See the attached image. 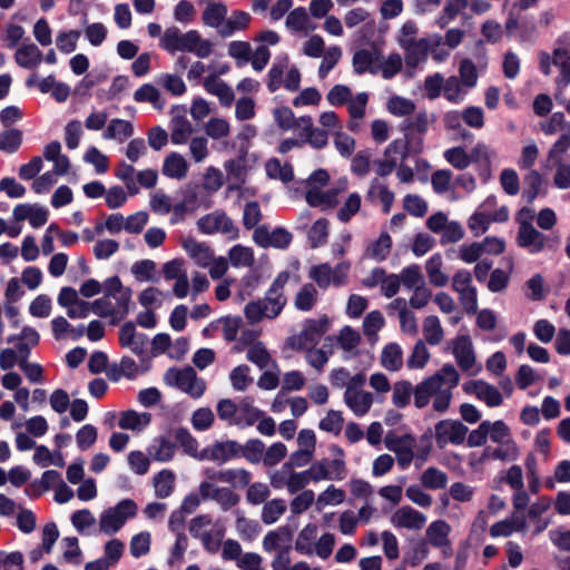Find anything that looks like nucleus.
<instances>
[{"label": "nucleus", "mask_w": 570, "mask_h": 570, "mask_svg": "<svg viewBox=\"0 0 570 570\" xmlns=\"http://www.w3.org/2000/svg\"><path fill=\"white\" fill-rule=\"evenodd\" d=\"M317 534V527L315 524L308 523L299 532L296 542L295 549L303 554H312L314 552L313 541Z\"/></svg>", "instance_id": "a18cd8bd"}, {"label": "nucleus", "mask_w": 570, "mask_h": 570, "mask_svg": "<svg viewBox=\"0 0 570 570\" xmlns=\"http://www.w3.org/2000/svg\"><path fill=\"white\" fill-rule=\"evenodd\" d=\"M547 242V236L537 230L532 224H523L519 226L517 235V244L522 248H527L531 254L541 252Z\"/></svg>", "instance_id": "ddd939ff"}, {"label": "nucleus", "mask_w": 570, "mask_h": 570, "mask_svg": "<svg viewBox=\"0 0 570 570\" xmlns=\"http://www.w3.org/2000/svg\"><path fill=\"white\" fill-rule=\"evenodd\" d=\"M385 446L395 453L397 464L402 470L410 466L414 459L415 438L410 434L397 435L389 432L384 439Z\"/></svg>", "instance_id": "423d86ee"}, {"label": "nucleus", "mask_w": 570, "mask_h": 570, "mask_svg": "<svg viewBox=\"0 0 570 570\" xmlns=\"http://www.w3.org/2000/svg\"><path fill=\"white\" fill-rule=\"evenodd\" d=\"M403 207L415 217H423L428 213V203L419 195L407 194L404 197Z\"/></svg>", "instance_id": "774afa93"}, {"label": "nucleus", "mask_w": 570, "mask_h": 570, "mask_svg": "<svg viewBox=\"0 0 570 570\" xmlns=\"http://www.w3.org/2000/svg\"><path fill=\"white\" fill-rule=\"evenodd\" d=\"M288 279L289 273L287 271L281 272L273 281L263 299L252 301L246 304L244 314L248 323H258L264 317L275 318L282 313L287 303L284 288Z\"/></svg>", "instance_id": "f03ea898"}, {"label": "nucleus", "mask_w": 570, "mask_h": 570, "mask_svg": "<svg viewBox=\"0 0 570 570\" xmlns=\"http://www.w3.org/2000/svg\"><path fill=\"white\" fill-rule=\"evenodd\" d=\"M161 171L169 178L183 179L187 176L188 165L181 155L171 153L165 158Z\"/></svg>", "instance_id": "c85d7f7f"}, {"label": "nucleus", "mask_w": 570, "mask_h": 570, "mask_svg": "<svg viewBox=\"0 0 570 570\" xmlns=\"http://www.w3.org/2000/svg\"><path fill=\"white\" fill-rule=\"evenodd\" d=\"M229 380L234 390L244 392L253 383L249 376V366L242 364L232 370Z\"/></svg>", "instance_id": "6e6d98bb"}, {"label": "nucleus", "mask_w": 570, "mask_h": 570, "mask_svg": "<svg viewBox=\"0 0 570 570\" xmlns=\"http://www.w3.org/2000/svg\"><path fill=\"white\" fill-rule=\"evenodd\" d=\"M421 482L426 489H443L446 485L448 475L445 472L439 470L438 468L430 466L422 473Z\"/></svg>", "instance_id": "de8ad7c7"}, {"label": "nucleus", "mask_w": 570, "mask_h": 570, "mask_svg": "<svg viewBox=\"0 0 570 570\" xmlns=\"http://www.w3.org/2000/svg\"><path fill=\"white\" fill-rule=\"evenodd\" d=\"M443 259L440 254H434L425 263L429 281L436 287H443L449 283V276L442 272Z\"/></svg>", "instance_id": "c756f323"}, {"label": "nucleus", "mask_w": 570, "mask_h": 570, "mask_svg": "<svg viewBox=\"0 0 570 570\" xmlns=\"http://www.w3.org/2000/svg\"><path fill=\"white\" fill-rule=\"evenodd\" d=\"M160 47L174 53L191 52L198 58H207L213 52V43L203 39L197 30L183 33L177 27L167 28L160 39Z\"/></svg>", "instance_id": "7ed1b4c3"}, {"label": "nucleus", "mask_w": 570, "mask_h": 570, "mask_svg": "<svg viewBox=\"0 0 570 570\" xmlns=\"http://www.w3.org/2000/svg\"><path fill=\"white\" fill-rule=\"evenodd\" d=\"M155 494L159 499L168 498L174 491L175 474L170 470H161L153 480Z\"/></svg>", "instance_id": "e433bc0d"}, {"label": "nucleus", "mask_w": 570, "mask_h": 570, "mask_svg": "<svg viewBox=\"0 0 570 570\" xmlns=\"http://www.w3.org/2000/svg\"><path fill=\"white\" fill-rule=\"evenodd\" d=\"M342 50L338 46L330 47L323 53V60L318 68V76L321 79H324L327 73L336 66L338 60L341 59Z\"/></svg>", "instance_id": "338daca9"}, {"label": "nucleus", "mask_w": 570, "mask_h": 570, "mask_svg": "<svg viewBox=\"0 0 570 570\" xmlns=\"http://www.w3.org/2000/svg\"><path fill=\"white\" fill-rule=\"evenodd\" d=\"M381 363L389 371H399L403 365L401 346L396 343L387 344L382 351Z\"/></svg>", "instance_id": "f704fd0d"}, {"label": "nucleus", "mask_w": 570, "mask_h": 570, "mask_svg": "<svg viewBox=\"0 0 570 570\" xmlns=\"http://www.w3.org/2000/svg\"><path fill=\"white\" fill-rule=\"evenodd\" d=\"M468 432V426L459 420L445 419L434 425V439L440 450H443L448 444H463Z\"/></svg>", "instance_id": "39448f33"}, {"label": "nucleus", "mask_w": 570, "mask_h": 570, "mask_svg": "<svg viewBox=\"0 0 570 570\" xmlns=\"http://www.w3.org/2000/svg\"><path fill=\"white\" fill-rule=\"evenodd\" d=\"M253 239L262 248L286 249L292 243L293 235L284 227H276L269 232L266 225H261L255 228Z\"/></svg>", "instance_id": "6e6552de"}, {"label": "nucleus", "mask_w": 570, "mask_h": 570, "mask_svg": "<svg viewBox=\"0 0 570 570\" xmlns=\"http://www.w3.org/2000/svg\"><path fill=\"white\" fill-rule=\"evenodd\" d=\"M134 98L137 102H150L159 110L165 106V101L161 99L159 90L150 83H145L138 88L134 94Z\"/></svg>", "instance_id": "a19ab883"}, {"label": "nucleus", "mask_w": 570, "mask_h": 570, "mask_svg": "<svg viewBox=\"0 0 570 570\" xmlns=\"http://www.w3.org/2000/svg\"><path fill=\"white\" fill-rule=\"evenodd\" d=\"M380 199L383 205V212L387 214L391 210V207L394 202V193L391 191L386 185L380 181L379 178H374L371 180L366 193V199L370 202H375Z\"/></svg>", "instance_id": "5701e85b"}, {"label": "nucleus", "mask_w": 570, "mask_h": 570, "mask_svg": "<svg viewBox=\"0 0 570 570\" xmlns=\"http://www.w3.org/2000/svg\"><path fill=\"white\" fill-rule=\"evenodd\" d=\"M308 22L309 18L306 9L304 7H298L288 13L285 24L288 29L301 32L307 29Z\"/></svg>", "instance_id": "052dcab7"}, {"label": "nucleus", "mask_w": 570, "mask_h": 570, "mask_svg": "<svg viewBox=\"0 0 570 570\" xmlns=\"http://www.w3.org/2000/svg\"><path fill=\"white\" fill-rule=\"evenodd\" d=\"M344 401L355 415L362 416L368 412L373 403V396L370 392H357L351 387L346 389Z\"/></svg>", "instance_id": "aec40b11"}, {"label": "nucleus", "mask_w": 570, "mask_h": 570, "mask_svg": "<svg viewBox=\"0 0 570 570\" xmlns=\"http://www.w3.org/2000/svg\"><path fill=\"white\" fill-rule=\"evenodd\" d=\"M439 375H431L413 387L414 405L417 409L425 407L431 396L440 391Z\"/></svg>", "instance_id": "6ab92c4d"}, {"label": "nucleus", "mask_w": 570, "mask_h": 570, "mask_svg": "<svg viewBox=\"0 0 570 570\" xmlns=\"http://www.w3.org/2000/svg\"><path fill=\"white\" fill-rule=\"evenodd\" d=\"M42 52L35 43L21 46L14 53L16 62L26 69H35L42 61Z\"/></svg>", "instance_id": "a878e982"}, {"label": "nucleus", "mask_w": 570, "mask_h": 570, "mask_svg": "<svg viewBox=\"0 0 570 570\" xmlns=\"http://www.w3.org/2000/svg\"><path fill=\"white\" fill-rule=\"evenodd\" d=\"M197 226L204 234L222 233L232 239L237 238L239 233L233 220L224 212L218 210L200 217Z\"/></svg>", "instance_id": "0eeeda50"}, {"label": "nucleus", "mask_w": 570, "mask_h": 570, "mask_svg": "<svg viewBox=\"0 0 570 570\" xmlns=\"http://www.w3.org/2000/svg\"><path fill=\"white\" fill-rule=\"evenodd\" d=\"M286 511V502L283 499L266 501L262 509V521L265 524L275 523Z\"/></svg>", "instance_id": "c03bdc74"}, {"label": "nucleus", "mask_w": 570, "mask_h": 570, "mask_svg": "<svg viewBox=\"0 0 570 570\" xmlns=\"http://www.w3.org/2000/svg\"><path fill=\"white\" fill-rule=\"evenodd\" d=\"M243 446L240 455L252 463H258L264 459L265 444L259 439H250Z\"/></svg>", "instance_id": "69168bd1"}, {"label": "nucleus", "mask_w": 570, "mask_h": 570, "mask_svg": "<svg viewBox=\"0 0 570 570\" xmlns=\"http://www.w3.org/2000/svg\"><path fill=\"white\" fill-rule=\"evenodd\" d=\"M132 291L121 284L118 276L108 277L104 282V295L94 301L95 314L99 317H110V324L116 325L129 314Z\"/></svg>", "instance_id": "f257e3e1"}, {"label": "nucleus", "mask_w": 570, "mask_h": 570, "mask_svg": "<svg viewBox=\"0 0 570 570\" xmlns=\"http://www.w3.org/2000/svg\"><path fill=\"white\" fill-rule=\"evenodd\" d=\"M228 55L236 60L238 67H242L250 60V43L247 41H232L228 45Z\"/></svg>", "instance_id": "bf43d9fd"}, {"label": "nucleus", "mask_w": 570, "mask_h": 570, "mask_svg": "<svg viewBox=\"0 0 570 570\" xmlns=\"http://www.w3.org/2000/svg\"><path fill=\"white\" fill-rule=\"evenodd\" d=\"M413 386L409 381H399L393 385L392 402L396 407L403 409L410 404Z\"/></svg>", "instance_id": "3c124183"}, {"label": "nucleus", "mask_w": 570, "mask_h": 570, "mask_svg": "<svg viewBox=\"0 0 570 570\" xmlns=\"http://www.w3.org/2000/svg\"><path fill=\"white\" fill-rule=\"evenodd\" d=\"M266 174L272 179H279L284 184L294 179L293 166L288 163L284 165L277 158H271L265 164Z\"/></svg>", "instance_id": "2f4dec72"}, {"label": "nucleus", "mask_w": 570, "mask_h": 570, "mask_svg": "<svg viewBox=\"0 0 570 570\" xmlns=\"http://www.w3.org/2000/svg\"><path fill=\"white\" fill-rule=\"evenodd\" d=\"M330 326V320L327 316H322L318 320H307L304 323V327L298 336L299 341L304 346L316 345L321 337L327 332Z\"/></svg>", "instance_id": "4468645a"}, {"label": "nucleus", "mask_w": 570, "mask_h": 570, "mask_svg": "<svg viewBox=\"0 0 570 570\" xmlns=\"http://www.w3.org/2000/svg\"><path fill=\"white\" fill-rule=\"evenodd\" d=\"M175 439L184 449L185 453L199 460L198 442L185 428H179L175 432Z\"/></svg>", "instance_id": "5fc2aeb1"}, {"label": "nucleus", "mask_w": 570, "mask_h": 570, "mask_svg": "<svg viewBox=\"0 0 570 570\" xmlns=\"http://www.w3.org/2000/svg\"><path fill=\"white\" fill-rule=\"evenodd\" d=\"M158 443L153 444L148 449L149 455L159 462L170 461L176 451V444L166 438H160Z\"/></svg>", "instance_id": "37998d69"}, {"label": "nucleus", "mask_w": 570, "mask_h": 570, "mask_svg": "<svg viewBox=\"0 0 570 570\" xmlns=\"http://www.w3.org/2000/svg\"><path fill=\"white\" fill-rule=\"evenodd\" d=\"M151 415L149 413H137L128 410L121 413L118 425L124 430L140 431L150 423Z\"/></svg>", "instance_id": "7c9ffc66"}, {"label": "nucleus", "mask_w": 570, "mask_h": 570, "mask_svg": "<svg viewBox=\"0 0 570 570\" xmlns=\"http://www.w3.org/2000/svg\"><path fill=\"white\" fill-rule=\"evenodd\" d=\"M183 246L190 258L200 267H207L213 261V250L204 243L189 238L184 242Z\"/></svg>", "instance_id": "b1692460"}, {"label": "nucleus", "mask_w": 570, "mask_h": 570, "mask_svg": "<svg viewBox=\"0 0 570 570\" xmlns=\"http://www.w3.org/2000/svg\"><path fill=\"white\" fill-rule=\"evenodd\" d=\"M164 382L168 386L187 393L193 399H199L206 389L205 381L197 376L196 371L191 366L184 368L170 367L164 375Z\"/></svg>", "instance_id": "20e7f679"}, {"label": "nucleus", "mask_w": 570, "mask_h": 570, "mask_svg": "<svg viewBox=\"0 0 570 570\" xmlns=\"http://www.w3.org/2000/svg\"><path fill=\"white\" fill-rule=\"evenodd\" d=\"M242 450V444L234 440L215 442L200 451L199 460H209L222 465L234 458L240 456Z\"/></svg>", "instance_id": "1a4fd4ad"}, {"label": "nucleus", "mask_w": 570, "mask_h": 570, "mask_svg": "<svg viewBox=\"0 0 570 570\" xmlns=\"http://www.w3.org/2000/svg\"><path fill=\"white\" fill-rule=\"evenodd\" d=\"M399 276L401 278V283L407 289H420L421 287L426 286L421 267L417 264L404 267Z\"/></svg>", "instance_id": "4c0bfd02"}, {"label": "nucleus", "mask_w": 570, "mask_h": 570, "mask_svg": "<svg viewBox=\"0 0 570 570\" xmlns=\"http://www.w3.org/2000/svg\"><path fill=\"white\" fill-rule=\"evenodd\" d=\"M288 66L287 57L273 63L268 71L267 88L271 92L277 91L282 86V79Z\"/></svg>", "instance_id": "4d7b16f0"}, {"label": "nucleus", "mask_w": 570, "mask_h": 570, "mask_svg": "<svg viewBox=\"0 0 570 570\" xmlns=\"http://www.w3.org/2000/svg\"><path fill=\"white\" fill-rule=\"evenodd\" d=\"M22 144V131L17 128H10L1 132L0 150L7 154L16 153Z\"/></svg>", "instance_id": "8fccbe9b"}, {"label": "nucleus", "mask_w": 570, "mask_h": 570, "mask_svg": "<svg viewBox=\"0 0 570 570\" xmlns=\"http://www.w3.org/2000/svg\"><path fill=\"white\" fill-rule=\"evenodd\" d=\"M434 121V115H429L425 110L415 114L413 117L405 118L400 124V130L407 136V134L417 132L423 135L428 131L431 122Z\"/></svg>", "instance_id": "4be33fe9"}, {"label": "nucleus", "mask_w": 570, "mask_h": 570, "mask_svg": "<svg viewBox=\"0 0 570 570\" xmlns=\"http://www.w3.org/2000/svg\"><path fill=\"white\" fill-rule=\"evenodd\" d=\"M228 257L232 265L235 267H250L255 262L253 249L242 245L233 246L229 249Z\"/></svg>", "instance_id": "09e8293b"}, {"label": "nucleus", "mask_w": 570, "mask_h": 570, "mask_svg": "<svg viewBox=\"0 0 570 570\" xmlns=\"http://www.w3.org/2000/svg\"><path fill=\"white\" fill-rule=\"evenodd\" d=\"M246 358L249 362L254 363L261 370H277L276 361L272 358L269 352L267 351L263 342H256L255 344L249 346L246 352Z\"/></svg>", "instance_id": "393cba45"}, {"label": "nucleus", "mask_w": 570, "mask_h": 570, "mask_svg": "<svg viewBox=\"0 0 570 570\" xmlns=\"http://www.w3.org/2000/svg\"><path fill=\"white\" fill-rule=\"evenodd\" d=\"M543 187V177L538 170L530 169L523 177L522 198L531 204L541 194Z\"/></svg>", "instance_id": "cd10ccee"}, {"label": "nucleus", "mask_w": 570, "mask_h": 570, "mask_svg": "<svg viewBox=\"0 0 570 570\" xmlns=\"http://www.w3.org/2000/svg\"><path fill=\"white\" fill-rule=\"evenodd\" d=\"M228 9L223 2H210L202 13V21L205 26L215 28L219 33L222 30L225 19L227 17Z\"/></svg>", "instance_id": "412c9836"}, {"label": "nucleus", "mask_w": 570, "mask_h": 570, "mask_svg": "<svg viewBox=\"0 0 570 570\" xmlns=\"http://www.w3.org/2000/svg\"><path fill=\"white\" fill-rule=\"evenodd\" d=\"M119 343L122 347L129 348L142 361L147 358L149 340L144 333H138L132 322L125 323L119 330Z\"/></svg>", "instance_id": "9b49d317"}, {"label": "nucleus", "mask_w": 570, "mask_h": 570, "mask_svg": "<svg viewBox=\"0 0 570 570\" xmlns=\"http://www.w3.org/2000/svg\"><path fill=\"white\" fill-rule=\"evenodd\" d=\"M345 499V492L334 485H328L316 499V509L321 511L324 507L330 504H340Z\"/></svg>", "instance_id": "680f3d73"}, {"label": "nucleus", "mask_w": 570, "mask_h": 570, "mask_svg": "<svg viewBox=\"0 0 570 570\" xmlns=\"http://www.w3.org/2000/svg\"><path fill=\"white\" fill-rule=\"evenodd\" d=\"M317 301V291L311 283L304 284L294 298V305L299 311H311Z\"/></svg>", "instance_id": "ea45409f"}, {"label": "nucleus", "mask_w": 570, "mask_h": 570, "mask_svg": "<svg viewBox=\"0 0 570 570\" xmlns=\"http://www.w3.org/2000/svg\"><path fill=\"white\" fill-rule=\"evenodd\" d=\"M217 480L226 482L234 488L248 487L252 480L250 473L245 469H228L225 471L215 472Z\"/></svg>", "instance_id": "72a5a7b5"}, {"label": "nucleus", "mask_w": 570, "mask_h": 570, "mask_svg": "<svg viewBox=\"0 0 570 570\" xmlns=\"http://www.w3.org/2000/svg\"><path fill=\"white\" fill-rule=\"evenodd\" d=\"M134 128L130 121L124 119H112L104 131L102 137L105 139H118L119 141H124L125 139L131 137Z\"/></svg>", "instance_id": "c9c22d12"}, {"label": "nucleus", "mask_w": 570, "mask_h": 570, "mask_svg": "<svg viewBox=\"0 0 570 570\" xmlns=\"http://www.w3.org/2000/svg\"><path fill=\"white\" fill-rule=\"evenodd\" d=\"M328 236V220L320 218L308 229L307 237L312 248H317L324 245Z\"/></svg>", "instance_id": "49530a36"}, {"label": "nucleus", "mask_w": 570, "mask_h": 570, "mask_svg": "<svg viewBox=\"0 0 570 570\" xmlns=\"http://www.w3.org/2000/svg\"><path fill=\"white\" fill-rule=\"evenodd\" d=\"M252 17L248 12L243 10H235L232 12L230 17L225 19L224 26L222 30H219V36L222 38H229L236 31H242L247 29Z\"/></svg>", "instance_id": "bb28decb"}, {"label": "nucleus", "mask_w": 570, "mask_h": 570, "mask_svg": "<svg viewBox=\"0 0 570 570\" xmlns=\"http://www.w3.org/2000/svg\"><path fill=\"white\" fill-rule=\"evenodd\" d=\"M473 386L476 396L483 400L488 406L494 407L502 404L503 397L495 386L483 381L473 382Z\"/></svg>", "instance_id": "473e14b6"}, {"label": "nucleus", "mask_w": 570, "mask_h": 570, "mask_svg": "<svg viewBox=\"0 0 570 570\" xmlns=\"http://www.w3.org/2000/svg\"><path fill=\"white\" fill-rule=\"evenodd\" d=\"M131 273L137 281L158 282V277L156 276V263L151 259L136 262L131 266Z\"/></svg>", "instance_id": "603ef678"}, {"label": "nucleus", "mask_w": 570, "mask_h": 570, "mask_svg": "<svg viewBox=\"0 0 570 570\" xmlns=\"http://www.w3.org/2000/svg\"><path fill=\"white\" fill-rule=\"evenodd\" d=\"M454 357L463 371L471 370L475 364V354L470 336H458L453 347Z\"/></svg>", "instance_id": "dca6fc26"}, {"label": "nucleus", "mask_w": 570, "mask_h": 570, "mask_svg": "<svg viewBox=\"0 0 570 570\" xmlns=\"http://www.w3.org/2000/svg\"><path fill=\"white\" fill-rule=\"evenodd\" d=\"M204 88L208 94L217 96L224 107H229L235 99L230 86L219 80L216 73H212L204 79Z\"/></svg>", "instance_id": "a211bd4d"}, {"label": "nucleus", "mask_w": 570, "mask_h": 570, "mask_svg": "<svg viewBox=\"0 0 570 570\" xmlns=\"http://www.w3.org/2000/svg\"><path fill=\"white\" fill-rule=\"evenodd\" d=\"M171 124H173L171 134H170L171 142L176 144V145L186 142L193 131L191 124L183 117L174 118Z\"/></svg>", "instance_id": "864d4df0"}, {"label": "nucleus", "mask_w": 570, "mask_h": 570, "mask_svg": "<svg viewBox=\"0 0 570 570\" xmlns=\"http://www.w3.org/2000/svg\"><path fill=\"white\" fill-rule=\"evenodd\" d=\"M423 332L426 342L431 345L439 344L443 338V328L436 316H428L424 320Z\"/></svg>", "instance_id": "13d9d810"}, {"label": "nucleus", "mask_w": 570, "mask_h": 570, "mask_svg": "<svg viewBox=\"0 0 570 570\" xmlns=\"http://www.w3.org/2000/svg\"><path fill=\"white\" fill-rule=\"evenodd\" d=\"M391 523L395 528L420 530L425 525L426 517L410 505H403L392 514Z\"/></svg>", "instance_id": "f8f14e48"}, {"label": "nucleus", "mask_w": 570, "mask_h": 570, "mask_svg": "<svg viewBox=\"0 0 570 570\" xmlns=\"http://www.w3.org/2000/svg\"><path fill=\"white\" fill-rule=\"evenodd\" d=\"M450 525L443 521L438 520L432 522L428 530L426 537L433 547L441 548L449 543Z\"/></svg>", "instance_id": "58836bf2"}, {"label": "nucleus", "mask_w": 570, "mask_h": 570, "mask_svg": "<svg viewBox=\"0 0 570 570\" xmlns=\"http://www.w3.org/2000/svg\"><path fill=\"white\" fill-rule=\"evenodd\" d=\"M253 403L254 400L249 396L237 403V415L234 425L239 428L252 426L264 415V412L255 407Z\"/></svg>", "instance_id": "f3484780"}, {"label": "nucleus", "mask_w": 570, "mask_h": 570, "mask_svg": "<svg viewBox=\"0 0 570 570\" xmlns=\"http://www.w3.org/2000/svg\"><path fill=\"white\" fill-rule=\"evenodd\" d=\"M336 194L337 193L335 190H327V191L308 190L306 193V202L312 207H316V206L333 207L336 204Z\"/></svg>", "instance_id": "0e129e2a"}, {"label": "nucleus", "mask_w": 570, "mask_h": 570, "mask_svg": "<svg viewBox=\"0 0 570 570\" xmlns=\"http://www.w3.org/2000/svg\"><path fill=\"white\" fill-rule=\"evenodd\" d=\"M124 524V518L114 508L105 510L100 515L99 527L106 534L116 533Z\"/></svg>", "instance_id": "79ce46f5"}, {"label": "nucleus", "mask_w": 570, "mask_h": 570, "mask_svg": "<svg viewBox=\"0 0 570 570\" xmlns=\"http://www.w3.org/2000/svg\"><path fill=\"white\" fill-rule=\"evenodd\" d=\"M443 41L440 35H433L429 38H421L414 42H411L403 48L405 63L409 67L415 68L419 63L426 60L429 52L434 48L439 47Z\"/></svg>", "instance_id": "9d476101"}, {"label": "nucleus", "mask_w": 570, "mask_h": 570, "mask_svg": "<svg viewBox=\"0 0 570 570\" xmlns=\"http://www.w3.org/2000/svg\"><path fill=\"white\" fill-rule=\"evenodd\" d=\"M382 58L381 53L375 50L360 49L353 55V68L355 73L362 75L366 71L375 75L379 72L377 63Z\"/></svg>", "instance_id": "2eb2a0df"}, {"label": "nucleus", "mask_w": 570, "mask_h": 570, "mask_svg": "<svg viewBox=\"0 0 570 570\" xmlns=\"http://www.w3.org/2000/svg\"><path fill=\"white\" fill-rule=\"evenodd\" d=\"M387 110L395 116H411L415 110V104L407 98L392 97L387 101Z\"/></svg>", "instance_id": "e2e57ef3"}]
</instances>
